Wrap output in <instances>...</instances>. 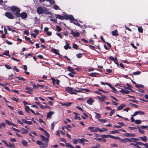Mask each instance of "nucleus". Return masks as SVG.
Listing matches in <instances>:
<instances>
[{"label": "nucleus", "instance_id": "16", "mask_svg": "<svg viewBox=\"0 0 148 148\" xmlns=\"http://www.w3.org/2000/svg\"><path fill=\"white\" fill-rule=\"evenodd\" d=\"M21 120L23 123L25 124H27L30 125H31L33 124V123L31 121H27L25 119H22Z\"/></svg>", "mask_w": 148, "mask_h": 148}, {"label": "nucleus", "instance_id": "60", "mask_svg": "<svg viewBox=\"0 0 148 148\" xmlns=\"http://www.w3.org/2000/svg\"><path fill=\"white\" fill-rule=\"evenodd\" d=\"M11 99L14 100V101H16V102H18V101L17 99L14 97H11Z\"/></svg>", "mask_w": 148, "mask_h": 148}, {"label": "nucleus", "instance_id": "14", "mask_svg": "<svg viewBox=\"0 0 148 148\" xmlns=\"http://www.w3.org/2000/svg\"><path fill=\"white\" fill-rule=\"evenodd\" d=\"M75 90V92H89L90 91L88 89L85 88H81L79 90Z\"/></svg>", "mask_w": 148, "mask_h": 148}, {"label": "nucleus", "instance_id": "15", "mask_svg": "<svg viewBox=\"0 0 148 148\" xmlns=\"http://www.w3.org/2000/svg\"><path fill=\"white\" fill-rule=\"evenodd\" d=\"M54 113L53 111H50L48 112L47 115V119H50L51 116Z\"/></svg>", "mask_w": 148, "mask_h": 148}, {"label": "nucleus", "instance_id": "43", "mask_svg": "<svg viewBox=\"0 0 148 148\" xmlns=\"http://www.w3.org/2000/svg\"><path fill=\"white\" fill-rule=\"evenodd\" d=\"M83 54L82 53H79L76 55L77 57L78 58H81Z\"/></svg>", "mask_w": 148, "mask_h": 148}, {"label": "nucleus", "instance_id": "35", "mask_svg": "<svg viewBox=\"0 0 148 148\" xmlns=\"http://www.w3.org/2000/svg\"><path fill=\"white\" fill-rule=\"evenodd\" d=\"M140 73L141 72L140 71H138L133 72L132 74L133 75H138L140 74Z\"/></svg>", "mask_w": 148, "mask_h": 148}, {"label": "nucleus", "instance_id": "22", "mask_svg": "<svg viewBox=\"0 0 148 148\" xmlns=\"http://www.w3.org/2000/svg\"><path fill=\"white\" fill-rule=\"evenodd\" d=\"M112 34L113 36H118L119 34L118 33V31L116 29L112 32Z\"/></svg>", "mask_w": 148, "mask_h": 148}, {"label": "nucleus", "instance_id": "55", "mask_svg": "<svg viewBox=\"0 0 148 148\" xmlns=\"http://www.w3.org/2000/svg\"><path fill=\"white\" fill-rule=\"evenodd\" d=\"M115 110H111V112L110 113V116H112V115L115 112Z\"/></svg>", "mask_w": 148, "mask_h": 148}, {"label": "nucleus", "instance_id": "25", "mask_svg": "<svg viewBox=\"0 0 148 148\" xmlns=\"http://www.w3.org/2000/svg\"><path fill=\"white\" fill-rule=\"evenodd\" d=\"M120 92H122L123 94H129V91L127 90H124L123 89H121L119 91Z\"/></svg>", "mask_w": 148, "mask_h": 148}, {"label": "nucleus", "instance_id": "42", "mask_svg": "<svg viewBox=\"0 0 148 148\" xmlns=\"http://www.w3.org/2000/svg\"><path fill=\"white\" fill-rule=\"evenodd\" d=\"M25 111L27 112H29V110L30 109L29 107L28 106H25Z\"/></svg>", "mask_w": 148, "mask_h": 148}, {"label": "nucleus", "instance_id": "29", "mask_svg": "<svg viewBox=\"0 0 148 148\" xmlns=\"http://www.w3.org/2000/svg\"><path fill=\"white\" fill-rule=\"evenodd\" d=\"M68 70L69 71L73 73V74H75V73L74 72V70L72 69L71 66H69L67 68Z\"/></svg>", "mask_w": 148, "mask_h": 148}, {"label": "nucleus", "instance_id": "23", "mask_svg": "<svg viewBox=\"0 0 148 148\" xmlns=\"http://www.w3.org/2000/svg\"><path fill=\"white\" fill-rule=\"evenodd\" d=\"M121 142L125 143L127 142H129V138H125L123 139H121V140H120Z\"/></svg>", "mask_w": 148, "mask_h": 148}, {"label": "nucleus", "instance_id": "19", "mask_svg": "<svg viewBox=\"0 0 148 148\" xmlns=\"http://www.w3.org/2000/svg\"><path fill=\"white\" fill-rule=\"evenodd\" d=\"M48 145L47 142L45 143H42L40 147V148H46Z\"/></svg>", "mask_w": 148, "mask_h": 148}, {"label": "nucleus", "instance_id": "5", "mask_svg": "<svg viewBox=\"0 0 148 148\" xmlns=\"http://www.w3.org/2000/svg\"><path fill=\"white\" fill-rule=\"evenodd\" d=\"M17 17H21L22 19H25L27 17V14L25 12H23L21 13H20L17 15Z\"/></svg>", "mask_w": 148, "mask_h": 148}, {"label": "nucleus", "instance_id": "61", "mask_svg": "<svg viewBox=\"0 0 148 148\" xmlns=\"http://www.w3.org/2000/svg\"><path fill=\"white\" fill-rule=\"evenodd\" d=\"M135 142L138 145H143V143L141 142L136 141Z\"/></svg>", "mask_w": 148, "mask_h": 148}, {"label": "nucleus", "instance_id": "6", "mask_svg": "<svg viewBox=\"0 0 148 148\" xmlns=\"http://www.w3.org/2000/svg\"><path fill=\"white\" fill-rule=\"evenodd\" d=\"M64 19H65L66 20L69 19L71 22H73L72 21L75 20L73 16L71 15H64Z\"/></svg>", "mask_w": 148, "mask_h": 148}, {"label": "nucleus", "instance_id": "4", "mask_svg": "<svg viewBox=\"0 0 148 148\" xmlns=\"http://www.w3.org/2000/svg\"><path fill=\"white\" fill-rule=\"evenodd\" d=\"M1 142L4 143L6 146L8 147H9L10 148H15V146L14 144H12L10 143H7L5 141L3 140H1Z\"/></svg>", "mask_w": 148, "mask_h": 148}, {"label": "nucleus", "instance_id": "48", "mask_svg": "<svg viewBox=\"0 0 148 148\" xmlns=\"http://www.w3.org/2000/svg\"><path fill=\"white\" fill-rule=\"evenodd\" d=\"M53 8L55 10H60L58 5H55L53 6Z\"/></svg>", "mask_w": 148, "mask_h": 148}, {"label": "nucleus", "instance_id": "40", "mask_svg": "<svg viewBox=\"0 0 148 148\" xmlns=\"http://www.w3.org/2000/svg\"><path fill=\"white\" fill-rule=\"evenodd\" d=\"M16 78L20 80L25 81L26 80V79H24L21 76L16 77Z\"/></svg>", "mask_w": 148, "mask_h": 148}, {"label": "nucleus", "instance_id": "38", "mask_svg": "<svg viewBox=\"0 0 148 148\" xmlns=\"http://www.w3.org/2000/svg\"><path fill=\"white\" fill-rule=\"evenodd\" d=\"M109 133L111 134H114L118 133V131L117 130H115L114 131H111L109 132Z\"/></svg>", "mask_w": 148, "mask_h": 148}, {"label": "nucleus", "instance_id": "44", "mask_svg": "<svg viewBox=\"0 0 148 148\" xmlns=\"http://www.w3.org/2000/svg\"><path fill=\"white\" fill-rule=\"evenodd\" d=\"M98 141H101L103 142H105L106 141V139L102 138H98Z\"/></svg>", "mask_w": 148, "mask_h": 148}, {"label": "nucleus", "instance_id": "27", "mask_svg": "<svg viewBox=\"0 0 148 148\" xmlns=\"http://www.w3.org/2000/svg\"><path fill=\"white\" fill-rule=\"evenodd\" d=\"M56 18H58L59 19H60V20H63L64 19V16H61L60 15H58V14H56Z\"/></svg>", "mask_w": 148, "mask_h": 148}, {"label": "nucleus", "instance_id": "41", "mask_svg": "<svg viewBox=\"0 0 148 148\" xmlns=\"http://www.w3.org/2000/svg\"><path fill=\"white\" fill-rule=\"evenodd\" d=\"M138 128H139V127L138 126H137L135 127H129V128L131 130H134L135 129H138Z\"/></svg>", "mask_w": 148, "mask_h": 148}, {"label": "nucleus", "instance_id": "49", "mask_svg": "<svg viewBox=\"0 0 148 148\" xmlns=\"http://www.w3.org/2000/svg\"><path fill=\"white\" fill-rule=\"evenodd\" d=\"M66 147L68 148H71L72 145L69 143H66Z\"/></svg>", "mask_w": 148, "mask_h": 148}, {"label": "nucleus", "instance_id": "3", "mask_svg": "<svg viewBox=\"0 0 148 148\" xmlns=\"http://www.w3.org/2000/svg\"><path fill=\"white\" fill-rule=\"evenodd\" d=\"M75 89H73V88L66 87L65 88V91L68 92L70 93L71 94H77L75 92Z\"/></svg>", "mask_w": 148, "mask_h": 148}, {"label": "nucleus", "instance_id": "12", "mask_svg": "<svg viewBox=\"0 0 148 148\" xmlns=\"http://www.w3.org/2000/svg\"><path fill=\"white\" fill-rule=\"evenodd\" d=\"M101 95V96H97V97L101 102H103L104 100L107 99L106 97L105 96L103 95Z\"/></svg>", "mask_w": 148, "mask_h": 148}, {"label": "nucleus", "instance_id": "58", "mask_svg": "<svg viewBox=\"0 0 148 148\" xmlns=\"http://www.w3.org/2000/svg\"><path fill=\"white\" fill-rule=\"evenodd\" d=\"M127 89L130 90L132 88V86L129 84L128 83H127Z\"/></svg>", "mask_w": 148, "mask_h": 148}, {"label": "nucleus", "instance_id": "63", "mask_svg": "<svg viewBox=\"0 0 148 148\" xmlns=\"http://www.w3.org/2000/svg\"><path fill=\"white\" fill-rule=\"evenodd\" d=\"M5 66L7 69H11V67L10 66L6 64L5 65Z\"/></svg>", "mask_w": 148, "mask_h": 148}, {"label": "nucleus", "instance_id": "54", "mask_svg": "<svg viewBox=\"0 0 148 148\" xmlns=\"http://www.w3.org/2000/svg\"><path fill=\"white\" fill-rule=\"evenodd\" d=\"M73 141L74 143L77 144V143H79V139H73Z\"/></svg>", "mask_w": 148, "mask_h": 148}, {"label": "nucleus", "instance_id": "28", "mask_svg": "<svg viewBox=\"0 0 148 148\" xmlns=\"http://www.w3.org/2000/svg\"><path fill=\"white\" fill-rule=\"evenodd\" d=\"M94 102V100H92V99L90 98L87 101V103L89 105H91L92 104V102Z\"/></svg>", "mask_w": 148, "mask_h": 148}, {"label": "nucleus", "instance_id": "64", "mask_svg": "<svg viewBox=\"0 0 148 148\" xmlns=\"http://www.w3.org/2000/svg\"><path fill=\"white\" fill-rule=\"evenodd\" d=\"M36 143L38 144V145H40V146L42 144V143L40 141V140H37L36 142Z\"/></svg>", "mask_w": 148, "mask_h": 148}, {"label": "nucleus", "instance_id": "34", "mask_svg": "<svg viewBox=\"0 0 148 148\" xmlns=\"http://www.w3.org/2000/svg\"><path fill=\"white\" fill-rule=\"evenodd\" d=\"M95 113L96 114L95 116V118L97 119H99L101 117V116L100 114L96 112H95Z\"/></svg>", "mask_w": 148, "mask_h": 148}, {"label": "nucleus", "instance_id": "52", "mask_svg": "<svg viewBox=\"0 0 148 148\" xmlns=\"http://www.w3.org/2000/svg\"><path fill=\"white\" fill-rule=\"evenodd\" d=\"M99 121L103 123H105L107 122V120L106 119H99Z\"/></svg>", "mask_w": 148, "mask_h": 148}, {"label": "nucleus", "instance_id": "50", "mask_svg": "<svg viewBox=\"0 0 148 148\" xmlns=\"http://www.w3.org/2000/svg\"><path fill=\"white\" fill-rule=\"evenodd\" d=\"M100 137H101L102 138H108V135L102 134L100 135Z\"/></svg>", "mask_w": 148, "mask_h": 148}, {"label": "nucleus", "instance_id": "53", "mask_svg": "<svg viewBox=\"0 0 148 148\" xmlns=\"http://www.w3.org/2000/svg\"><path fill=\"white\" fill-rule=\"evenodd\" d=\"M47 1H49L51 4H53L55 3V1L54 0H47Z\"/></svg>", "mask_w": 148, "mask_h": 148}, {"label": "nucleus", "instance_id": "31", "mask_svg": "<svg viewBox=\"0 0 148 148\" xmlns=\"http://www.w3.org/2000/svg\"><path fill=\"white\" fill-rule=\"evenodd\" d=\"M99 129L98 127H94V128L93 129L90 130V132H96L98 131H99Z\"/></svg>", "mask_w": 148, "mask_h": 148}, {"label": "nucleus", "instance_id": "32", "mask_svg": "<svg viewBox=\"0 0 148 148\" xmlns=\"http://www.w3.org/2000/svg\"><path fill=\"white\" fill-rule=\"evenodd\" d=\"M6 125V123L4 122L0 123V128L1 129L2 127H5Z\"/></svg>", "mask_w": 148, "mask_h": 148}, {"label": "nucleus", "instance_id": "59", "mask_svg": "<svg viewBox=\"0 0 148 148\" xmlns=\"http://www.w3.org/2000/svg\"><path fill=\"white\" fill-rule=\"evenodd\" d=\"M138 131L140 132L142 134H143L144 133V131L143 130H141L140 129V127H139V128H138Z\"/></svg>", "mask_w": 148, "mask_h": 148}, {"label": "nucleus", "instance_id": "47", "mask_svg": "<svg viewBox=\"0 0 148 148\" xmlns=\"http://www.w3.org/2000/svg\"><path fill=\"white\" fill-rule=\"evenodd\" d=\"M9 53V51L8 50H5L4 51L3 55L5 56H7L8 55Z\"/></svg>", "mask_w": 148, "mask_h": 148}, {"label": "nucleus", "instance_id": "18", "mask_svg": "<svg viewBox=\"0 0 148 148\" xmlns=\"http://www.w3.org/2000/svg\"><path fill=\"white\" fill-rule=\"evenodd\" d=\"M106 84L108 85V86H109L113 90V92H115L116 91V89L114 88V87L112 86L109 83H107V82H106Z\"/></svg>", "mask_w": 148, "mask_h": 148}, {"label": "nucleus", "instance_id": "21", "mask_svg": "<svg viewBox=\"0 0 148 148\" xmlns=\"http://www.w3.org/2000/svg\"><path fill=\"white\" fill-rule=\"evenodd\" d=\"M97 75H100V74L99 73L94 72V73H91L89 74V75L90 76L92 77H96Z\"/></svg>", "mask_w": 148, "mask_h": 148}, {"label": "nucleus", "instance_id": "13", "mask_svg": "<svg viewBox=\"0 0 148 148\" xmlns=\"http://www.w3.org/2000/svg\"><path fill=\"white\" fill-rule=\"evenodd\" d=\"M25 89L28 90V91H25V92L30 94H32V92L33 90V88L29 87L28 86H27L25 88Z\"/></svg>", "mask_w": 148, "mask_h": 148}, {"label": "nucleus", "instance_id": "45", "mask_svg": "<svg viewBox=\"0 0 148 148\" xmlns=\"http://www.w3.org/2000/svg\"><path fill=\"white\" fill-rule=\"evenodd\" d=\"M44 134L47 137L49 138L50 135L48 132H47L46 130L44 132Z\"/></svg>", "mask_w": 148, "mask_h": 148}, {"label": "nucleus", "instance_id": "24", "mask_svg": "<svg viewBox=\"0 0 148 148\" xmlns=\"http://www.w3.org/2000/svg\"><path fill=\"white\" fill-rule=\"evenodd\" d=\"M20 132H21L23 134H26L28 132V131L27 130L23 128H22L20 130Z\"/></svg>", "mask_w": 148, "mask_h": 148}, {"label": "nucleus", "instance_id": "62", "mask_svg": "<svg viewBox=\"0 0 148 148\" xmlns=\"http://www.w3.org/2000/svg\"><path fill=\"white\" fill-rule=\"evenodd\" d=\"M73 47L76 49H77V44H74L73 45Z\"/></svg>", "mask_w": 148, "mask_h": 148}, {"label": "nucleus", "instance_id": "2", "mask_svg": "<svg viewBox=\"0 0 148 148\" xmlns=\"http://www.w3.org/2000/svg\"><path fill=\"white\" fill-rule=\"evenodd\" d=\"M10 10L12 11V13L14 14L16 16L20 12V10L18 8L14 6L11 7Z\"/></svg>", "mask_w": 148, "mask_h": 148}, {"label": "nucleus", "instance_id": "8", "mask_svg": "<svg viewBox=\"0 0 148 148\" xmlns=\"http://www.w3.org/2000/svg\"><path fill=\"white\" fill-rule=\"evenodd\" d=\"M108 58L111 60H112L114 61V63L116 64L118 66H119L118 63L117 61H118L116 57H113L110 56L108 57Z\"/></svg>", "mask_w": 148, "mask_h": 148}, {"label": "nucleus", "instance_id": "17", "mask_svg": "<svg viewBox=\"0 0 148 148\" xmlns=\"http://www.w3.org/2000/svg\"><path fill=\"white\" fill-rule=\"evenodd\" d=\"M125 105L124 104H122L119 106L117 108V110H122L123 108L125 106Z\"/></svg>", "mask_w": 148, "mask_h": 148}, {"label": "nucleus", "instance_id": "51", "mask_svg": "<svg viewBox=\"0 0 148 148\" xmlns=\"http://www.w3.org/2000/svg\"><path fill=\"white\" fill-rule=\"evenodd\" d=\"M138 30L139 32L142 33L143 32V29L141 27H138Z\"/></svg>", "mask_w": 148, "mask_h": 148}, {"label": "nucleus", "instance_id": "26", "mask_svg": "<svg viewBox=\"0 0 148 148\" xmlns=\"http://www.w3.org/2000/svg\"><path fill=\"white\" fill-rule=\"evenodd\" d=\"M65 43L66 44V45H65L64 47V48L66 49L67 50L69 48V49H70L71 48V47L69 46V44H68L67 43V42L66 41L65 42Z\"/></svg>", "mask_w": 148, "mask_h": 148}, {"label": "nucleus", "instance_id": "1", "mask_svg": "<svg viewBox=\"0 0 148 148\" xmlns=\"http://www.w3.org/2000/svg\"><path fill=\"white\" fill-rule=\"evenodd\" d=\"M36 12L39 14H41L44 13L45 14L49 15V17L51 18L52 17L51 12L48 11L47 8L44 7H38L37 9Z\"/></svg>", "mask_w": 148, "mask_h": 148}, {"label": "nucleus", "instance_id": "30", "mask_svg": "<svg viewBox=\"0 0 148 148\" xmlns=\"http://www.w3.org/2000/svg\"><path fill=\"white\" fill-rule=\"evenodd\" d=\"M140 138L141 139V140L143 141L146 142L147 140V138L146 136L140 137Z\"/></svg>", "mask_w": 148, "mask_h": 148}, {"label": "nucleus", "instance_id": "46", "mask_svg": "<svg viewBox=\"0 0 148 148\" xmlns=\"http://www.w3.org/2000/svg\"><path fill=\"white\" fill-rule=\"evenodd\" d=\"M72 103V102H68L66 103H65V106L66 107H69L71 105Z\"/></svg>", "mask_w": 148, "mask_h": 148}, {"label": "nucleus", "instance_id": "57", "mask_svg": "<svg viewBox=\"0 0 148 148\" xmlns=\"http://www.w3.org/2000/svg\"><path fill=\"white\" fill-rule=\"evenodd\" d=\"M52 50L53 52L55 54H57L58 53V51L56 49H52Z\"/></svg>", "mask_w": 148, "mask_h": 148}, {"label": "nucleus", "instance_id": "7", "mask_svg": "<svg viewBox=\"0 0 148 148\" xmlns=\"http://www.w3.org/2000/svg\"><path fill=\"white\" fill-rule=\"evenodd\" d=\"M145 114V112L140 110H138L135 112L132 115V116H134L137 115H142Z\"/></svg>", "mask_w": 148, "mask_h": 148}, {"label": "nucleus", "instance_id": "10", "mask_svg": "<svg viewBox=\"0 0 148 148\" xmlns=\"http://www.w3.org/2000/svg\"><path fill=\"white\" fill-rule=\"evenodd\" d=\"M71 34L75 37H78L79 36L80 34L78 32H74L73 30L71 31Z\"/></svg>", "mask_w": 148, "mask_h": 148}, {"label": "nucleus", "instance_id": "56", "mask_svg": "<svg viewBox=\"0 0 148 148\" xmlns=\"http://www.w3.org/2000/svg\"><path fill=\"white\" fill-rule=\"evenodd\" d=\"M106 130H107V129L106 128H103L101 129H99V131L100 132H102Z\"/></svg>", "mask_w": 148, "mask_h": 148}, {"label": "nucleus", "instance_id": "39", "mask_svg": "<svg viewBox=\"0 0 148 148\" xmlns=\"http://www.w3.org/2000/svg\"><path fill=\"white\" fill-rule=\"evenodd\" d=\"M56 28L57 31L58 32H60L62 30L60 27L58 25H57L56 27Z\"/></svg>", "mask_w": 148, "mask_h": 148}, {"label": "nucleus", "instance_id": "33", "mask_svg": "<svg viewBox=\"0 0 148 148\" xmlns=\"http://www.w3.org/2000/svg\"><path fill=\"white\" fill-rule=\"evenodd\" d=\"M21 143L22 144L25 146H27V142L24 140H21Z\"/></svg>", "mask_w": 148, "mask_h": 148}, {"label": "nucleus", "instance_id": "36", "mask_svg": "<svg viewBox=\"0 0 148 148\" xmlns=\"http://www.w3.org/2000/svg\"><path fill=\"white\" fill-rule=\"evenodd\" d=\"M135 86L136 88H137L138 89H139V88H140V87L142 88H143L144 87V86L143 85H141L139 84H136L135 85Z\"/></svg>", "mask_w": 148, "mask_h": 148}, {"label": "nucleus", "instance_id": "37", "mask_svg": "<svg viewBox=\"0 0 148 148\" xmlns=\"http://www.w3.org/2000/svg\"><path fill=\"white\" fill-rule=\"evenodd\" d=\"M135 123L136 124H139L141 123L142 121L140 120L139 119L136 120H135Z\"/></svg>", "mask_w": 148, "mask_h": 148}, {"label": "nucleus", "instance_id": "9", "mask_svg": "<svg viewBox=\"0 0 148 148\" xmlns=\"http://www.w3.org/2000/svg\"><path fill=\"white\" fill-rule=\"evenodd\" d=\"M5 14L7 17L10 19H13L14 18L13 16L10 12H6L5 13Z\"/></svg>", "mask_w": 148, "mask_h": 148}, {"label": "nucleus", "instance_id": "11", "mask_svg": "<svg viewBox=\"0 0 148 148\" xmlns=\"http://www.w3.org/2000/svg\"><path fill=\"white\" fill-rule=\"evenodd\" d=\"M40 137H41L42 141L43 142H45V143L47 142L48 143V142L49 140V138L48 137L45 138V137L41 135L40 136Z\"/></svg>", "mask_w": 148, "mask_h": 148}, {"label": "nucleus", "instance_id": "20", "mask_svg": "<svg viewBox=\"0 0 148 148\" xmlns=\"http://www.w3.org/2000/svg\"><path fill=\"white\" fill-rule=\"evenodd\" d=\"M125 136L127 137H135L136 135L135 134H130L129 133H127L125 134Z\"/></svg>", "mask_w": 148, "mask_h": 148}]
</instances>
